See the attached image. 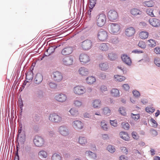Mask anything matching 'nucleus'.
Returning <instances> with one entry per match:
<instances>
[{
    "mask_svg": "<svg viewBox=\"0 0 160 160\" xmlns=\"http://www.w3.org/2000/svg\"><path fill=\"white\" fill-rule=\"evenodd\" d=\"M33 78L32 74L31 72L28 73L26 74V79L27 80H31Z\"/></svg>",
    "mask_w": 160,
    "mask_h": 160,
    "instance_id": "nucleus-44",
    "label": "nucleus"
},
{
    "mask_svg": "<svg viewBox=\"0 0 160 160\" xmlns=\"http://www.w3.org/2000/svg\"><path fill=\"white\" fill-rule=\"evenodd\" d=\"M72 126L76 129H81L83 128V123L79 120H75L72 123Z\"/></svg>",
    "mask_w": 160,
    "mask_h": 160,
    "instance_id": "nucleus-11",
    "label": "nucleus"
},
{
    "mask_svg": "<svg viewBox=\"0 0 160 160\" xmlns=\"http://www.w3.org/2000/svg\"><path fill=\"white\" fill-rule=\"evenodd\" d=\"M102 138L104 139H107L108 138V136L107 134H103L102 136Z\"/></svg>",
    "mask_w": 160,
    "mask_h": 160,
    "instance_id": "nucleus-64",
    "label": "nucleus"
},
{
    "mask_svg": "<svg viewBox=\"0 0 160 160\" xmlns=\"http://www.w3.org/2000/svg\"><path fill=\"white\" fill-rule=\"evenodd\" d=\"M120 136L125 141H128L129 140L130 137L128 134L126 132H121L120 133Z\"/></svg>",
    "mask_w": 160,
    "mask_h": 160,
    "instance_id": "nucleus-25",
    "label": "nucleus"
},
{
    "mask_svg": "<svg viewBox=\"0 0 160 160\" xmlns=\"http://www.w3.org/2000/svg\"><path fill=\"white\" fill-rule=\"evenodd\" d=\"M151 25L154 27H158L160 26V21L156 18H151L149 20Z\"/></svg>",
    "mask_w": 160,
    "mask_h": 160,
    "instance_id": "nucleus-14",
    "label": "nucleus"
},
{
    "mask_svg": "<svg viewBox=\"0 0 160 160\" xmlns=\"http://www.w3.org/2000/svg\"><path fill=\"white\" fill-rule=\"evenodd\" d=\"M110 122L112 126L114 127H116L117 126L118 124L117 121L116 120H110Z\"/></svg>",
    "mask_w": 160,
    "mask_h": 160,
    "instance_id": "nucleus-57",
    "label": "nucleus"
},
{
    "mask_svg": "<svg viewBox=\"0 0 160 160\" xmlns=\"http://www.w3.org/2000/svg\"><path fill=\"white\" fill-rule=\"evenodd\" d=\"M132 52L134 53H143V52L142 51L139 50H135L132 51Z\"/></svg>",
    "mask_w": 160,
    "mask_h": 160,
    "instance_id": "nucleus-62",
    "label": "nucleus"
},
{
    "mask_svg": "<svg viewBox=\"0 0 160 160\" xmlns=\"http://www.w3.org/2000/svg\"><path fill=\"white\" fill-rule=\"evenodd\" d=\"M92 45V42L90 40L87 39L82 42L81 44V46L82 49L84 50H88L90 49Z\"/></svg>",
    "mask_w": 160,
    "mask_h": 160,
    "instance_id": "nucleus-6",
    "label": "nucleus"
},
{
    "mask_svg": "<svg viewBox=\"0 0 160 160\" xmlns=\"http://www.w3.org/2000/svg\"><path fill=\"white\" fill-rule=\"evenodd\" d=\"M25 133H23L22 134L19 135V137L18 136V141L21 144H23L25 141Z\"/></svg>",
    "mask_w": 160,
    "mask_h": 160,
    "instance_id": "nucleus-27",
    "label": "nucleus"
},
{
    "mask_svg": "<svg viewBox=\"0 0 160 160\" xmlns=\"http://www.w3.org/2000/svg\"><path fill=\"white\" fill-rule=\"evenodd\" d=\"M52 160H62L61 156L56 153L53 154L52 157Z\"/></svg>",
    "mask_w": 160,
    "mask_h": 160,
    "instance_id": "nucleus-35",
    "label": "nucleus"
},
{
    "mask_svg": "<svg viewBox=\"0 0 160 160\" xmlns=\"http://www.w3.org/2000/svg\"><path fill=\"white\" fill-rule=\"evenodd\" d=\"M122 127L125 129H128L129 128V125L126 122H124L122 123Z\"/></svg>",
    "mask_w": 160,
    "mask_h": 160,
    "instance_id": "nucleus-41",
    "label": "nucleus"
},
{
    "mask_svg": "<svg viewBox=\"0 0 160 160\" xmlns=\"http://www.w3.org/2000/svg\"><path fill=\"white\" fill-rule=\"evenodd\" d=\"M78 72L80 75L84 76H87L89 73L88 69L84 67H81L79 69Z\"/></svg>",
    "mask_w": 160,
    "mask_h": 160,
    "instance_id": "nucleus-17",
    "label": "nucleus"
},
{
    "mask_svg": "<svg viewBox=\"0 0 160 160\" xmlns=\"http://www.w3.org/2000/svg\"><path fill=\"white\" fill-rule=\"evenodd\" d=\"M56 100L60 102H63L67 99V96L64 94H60L57 95L55 97Z\"/></svg>",
    "mask_w": 160,
    "mask_h": 160,
    "instance_id": "nucleus-15",
    "label": "nucleus"
},
{
    "mask_svg": "<svg viewBox=\"0 0 160 160\" xmlns=\"http://www.w3.org/2000/svg\"><path fill=\"white\" fill-rule=\"evenodd\" d=\"M108 37V33L105 30H102L98 32L97 38L99 40L101 41H105L107 40Z\"/></svg>",
    "mask_w": 160,
    "mask_h": 160,
    "instance_id": "nucleus-4",
    "label": "nucleus"
},
{
    "mask_svg": "<svg viewBox=\"0 0 160 160\" xmlns=\"http://www.w3.org/2000/svg\"><path fill=\"white\" fill-rule=\"evenodd\" d=\"M150 121L153 123L154 124V126H157V124L156 121L153 118H151L150 119Z\"/></svg>",
    "mask_w": 160,
    "mask_h": 160,
    "instance_id": "nucleus-63",
    "label": "nucleus"
},
{
    "mask_svg": "<svg viewBox=\"0 0 160 160\" xmlns=\"http://www.w3.org/2000/svg\"><path fill=\"white\" fill-rule=\"evenodd\" d=\"M133 95L135 97H139L140 96V93L139 92L137 91H133L132 92Z\"/></svg>",
    "mask_w": 160,
    "mask_h": 160,
    "instance_id": "nucleus-56",
    "label": "nucleus"
},
{
    "mask_svg": "<svg viewBox=\"0 0 160 160\" xmlns=\"http://www.w3.org/2000/svg\"><path fill=\"white\" fill-rule=\"evenodd\" d=\"M154 52L156 54H160V48L158 47H156L154 50Z\"/></svg>",
    "mask_w": 160,
    "mask_h": 160,
    "instance_id": "nucleus-58",
    "label": "nucleus"
},
{
    "mask_svg": "<svg viewBox=\"0 0 160 160\" xmlns=\"http://www.w3.org/2000/svg\"><path fill=\"white\" fill-rule=\"evenodd\" d=\"M100 91L102 92H103L107 91V88L106 86L105 85H102L100 88Z\"/></svg>",
    "mask_w": 160,
    "mask_h": 160,
    "instance_id": "nucleus-54",
    "label": "nucleus"
},
{
    "mask_svg": "<svg viewBox=\"0 0 160 160\" xmlns=\"http://www.w3.org/2000/svg\"><path fill=\"white\" fill-rule=\"evenodd\" d=\"M58 132L62 135L67 136L69 134V130L67 126H62L58 128Z\"/></svg>",
    "mask_w": 160,
    "mask_h": 160,
    "instance_id": "nucleus-12",
    "label": "nucleus"
},
{
    "mask_svg": "<svg viewBox=\"0 0 160 160\" xmlns=\"http://www.w3.org/2000/svg\"><path fill=\"white\" fill-rule=\"evenodd\" d=\"M71 114L73 116H77L78 114V111L74 108H71L69 111Z\"/></svg>",
    "mask_w": 160,
    "mask_h": 160,
    "instance_id": "nucleus-36",
    "label": "nucleus"
},
{
    "mask_svg": "<svg viewBox=\"0 0 160 160\" xmlns=\"http://www.w3.org/2000/svg\"><path fill=\"white\" fill-rule=\"evenodd\" d=\"M109 59L111 60H114L117 58L116 55L114 53H110L108 55Z\"/></svg>",
    "mask_w": 160,
    "mask_h": 160,
    "instance_id": "nucleus-43",
    "label": "nucleus"
},
{
    "mask_svg": "<svg viewBox=\"0 0 160 160\" xmlns=\"http://www.w3.org/2000/svg\"><path fill=\"white\" fill-rule=\"evenodd\" d=\"M78 142L81 145H84L87 143V139L85 137H80L78 139Z\"/></svg>",
    "mask_w": 160,
    "mask_h": 160,
    "instance_id": "nucleus-29",
    "label": "nucleus"
},
{
    "mask_svg": "<svg viewBox=\"0 0 160 160\" xmlns=\"http://www.w3.org/2000/svg\"><path fill=\"white\" fill-rule=\"evenodd\" d=\"M121 58L122 61L126 64L130 65L132 63L131 58L128 55L125 54H123L121 57Z\"/></svg>",
    "mask_w": 160,
    "mask_h": 160,
    "instance_id": "nucleus-18",
    "label": "nucleus"
},
{
    "mask_svg": "<svg viewBox=\"0 0 160 160\" xmlns=\"http://www.w3.org/2000/svg\"><path fill=\"white\" fill-rule=\"evenodd\" d=\"M155 64L158 66L160 67V58H156L154 61Z\"/></svg>",
    "mask_w": 160,
    "mask_h": 160,
    "instance_id": "nucleus-50",
    "label": "nucleus"
},
{
    "mask_svg": "<svg viewBox=\"0 0 160 160\" xmlns=\"http://www.w3.org/2000/svg\"><path fill=\"white\" fill-rule=\"evenodd\" d=\"M96 0H89L90 4V8H93L96 4Z\"/></svg>",
    "mask_w": 160,
    "mask_h": 160,
    "instance_id": "nucleus-48",
    "label": "nucleus"
},
{
    "mask_svg": "<svg viewBox=\"0 0 160 160\" xmlns=\"http://www.w3.org/2000/svg\"><path fill=\"white\" fill-rule=\"evenodd\" d=\"M73 51L72 47H66L64 48L61 51V53L64 55H67L71 54Z\"/></svg>",
    "mask_w": 160,
    "mask_h": 160,
    "instance_id": "nucleus-16",
    "label": "nucleus"
},
{
    "mask_svg": "<svg viewBox=\"0 0 160 160\" xmlns=\"http://www.w3.org/2000/svg\"><path fill=\"white\" fill-rule=\"evenodd\" d=\"M135 32V29L133 27H130L126 28L125 31V34L128 37H131L134 36Z\"/></svg>",
    "mask_w": 160,
    "mask_h": 160,
    "instance_id": "nucleus-10",
    "label": "nucleus"
},
{
    "mask_svg": "<svg viewBox=\"0 0 160 160\" xmlns=\"http://www.w3.org/2000/svg\"><path fill=\"white\" fill-rule=\"evenodd\" d=\"M79 60L81 62L84 64H86L89 62L90 61V58L87 54L82 53L79 56Z\"/></svg>",
    "mask_w": 160,
    "mask_h": 160,
    "instance_id": "nucleus-13",
    "label": "nucleus"
},
{
    "mask_svg": "<svg viewBox=\"0 0 160 160\" xmlns=\"http://www.w3.org/2000/svg\"><path fill=\"white\" fill-rule=\"evenodd\" d=\"M138 46L144 49L146 48V45L145 42L142 41H140L138 43Z\"/></svg>",
    "mask_w": 160,
    "mask_h": 160,
    "instance_id": "nucleus-45",
    "label": "nucleus"
},
{
    "mask_svg": "<svg viewBox=\"0 0 160 160\" xmlns=\"http://www.w3.org/2000/svg\"><path fill=\"white\" fill-rule=\"evenodd\" d=\"M121 150L122 153L126 154H127L128 153V150L125 147H121Z\"/></svg>",
    "mask_w": 160,
    "mask_h": 160,
    "instance_id": "nucleus-52",
    "label": "nucleus"
},
{
    "mask_svg": "<svg viewBox=\"0 0 160 160\" xmlns=\"http://www.w3.org/2000/svg\"><path fill=\"white\" fill-rule=\"evenodd\" d=\"M101 126L102 128L104 130H107L108 129L107 125L105 123L104 121H103L101 122Z\"/></svg>",
    "mask_w": 160,
    "mask_h": 160,
    "instance_id": "nucleus-46",
    "label": "nucleus"
},
{
    "mask_svg": "<svg viewBox=\"0 0 160 160\" xmlns=\"http://www.w3.org/2000/svg\"><path fill=\"white\" fill-rule=\"evenodd\" d=\"M121 28L120 24L117 23H111L109 26V30L110 32L113 34H117L119 33Z\"/></svg>",
    "mask_w": 160,
    "mask_h": 160,
    "instance_id": "nucleus-1",
    "label": "nucleus"
},
{
    "mask_svg": "<svg viewBox=\"0 0 160 160\" xmlns=\"http://www.w3.org/2000/svg\"><path fill=\"white\" fill-rule=\"evenodd\" d=\"M86 81L88 84H91L95 82L96 79L94 77L91 76L87 77Z\"/></svg>",
    "mask_w": 160,
    "mask_h": 160,
    "instance_id": "nucleus-30",
    "label": "nucleus"
},
{
    "mask_svg": "<svg viewBox=\"0 0 160 160\" xmlns=\"http://www.w3.org/2000/svg\"><path fill=\"white\" fill-rule=\"evenodd\" d=\"M22 130V127H20L19 128L18 131V137H19V135L22 134H23V133H24V132H22V133H21Z\"/></svg>",
    "mask_w": 160,
    "mask_h": 160,
    "instance_id": "nucleus-60",
    "label": "nucleus"
},
{
    "mask_svg": "<svg viewBox=\"0 0 160 160\" xmlns=\"http://www.w3.org/2000/svg\"><path fill=\"white\" fill-rule=\"evenodd\" d=\"M85 154L90 160H95L97 158L96 154L90 151H86Z\"/></svg>",
    "mask_w": 160,
    "mask_h": 160,
    "instance_id": "nucleus-19",
    "label": "nucleus"
},
{
    "mask_svg": "<svg viewBox=\"0 0 160 160\" xmlns=\"http://www.w3.org/2000/svg\"><path fill=\"white\" fill-rule=\"evenodd\" d=\"M153 9L152 8H148L146 10L147 14L150 16L153 17H154V15L153 13Z\"/></svg>",
    "mask_w": 160,
    "mask_h": 160,
    "instance_id": "nucleus-40",
    "label": "nucleus"
},
{
    "mask_svg": "<svg viewBox=\"0 0 160 160\" xmlns=\"http://www.w3.org/2000/svg\"><path fill=\"white\" fill-rule=\"evenodd\" d=\"M106 20V15L102 13L98 16L96 19V23L99 27H102L105 23Z\"/></svg>",
    "mask_w": 160,
    "mask_h": 160,
    "instance_id": "nucleus-3",
    "label": "nucleus"
},
{
    "mask_svg": "<svg viewBox=\"0 0 160 160\" xmlns=\"http://www.w3.org/2000/svg\"><path fill=\"white\" fill-rule=\"evenodd\" d=\"M53 80L56 82H60L63 79V76L62 73L59 71L54 72L52 74Z\"/></svg>",
    "mask_w": 160,
    "mask_h": 160,
    "instance_id": "nucleus-8",
    "label": "nucleus"
},
{
    "mask_svg": "<svg viewBox=\"0 0 160 160\" xmlns=\"http://www.w3.org/2000/svg\"><path fill=\"white\" fill-rule=\"evenodd\" d=\"M99 78L102 79H103L106 78V75L104 73H101L99 75Z\"/></svg>",
    "mask_w": 160,
    "mask_h": 160,
    "instance_id": "nucleus-59",
    "label": "nucleus"
},
{
    "mask_svg": "<svg viewBox=\"0 0 160 160\" xmlns=\"http://www.w3.org/2000/svg\"><path fill=\"white\" fill-rule=\"evenodd\" d=\"M143 5L145 7H151L154 5V2L152 0H150L149 1L143 2Z\"/></svg>",
    "mask_w": 160,
    "mask_h": 160,
    "instance_id": "nucleus-31",
    "label": "nucleus"
},
{
    "mask_svg": "<svg viewBox=\"0 0 160 160\" xmlns=\"http://www.w3.org/2000/svg\"><path fill=\"white\" fill-rule=\"evenodd\" d=\"M114 79L116 82H122L125 80L126 78L122 76L116 75L114 76Z\"/></svg>",
    "mask_w": 160,
    "mask_h": 160,
    "instance_id": "nucleus-28",
    "label": "nucleus"
},
{
    "mask_svg": "<svg viewBox=\"0 0 160 160\" xmlns=\"http://www.w3.org/2000/svg\"><path fill=\"white\" fill-rule=\"evenodd\" d=\"M101 105V102L99 99H95L92 102V106L95 108H100Z\"/></svg>",
    "mask_w": 160,
    "mask_h": 160,
    "instance_id": "nucleus-21",
    "label": "nucleus"
},
{
    "mask_svg": "<svg viewBox=\"0 0 160 160\" xmlns=\"http://www.w3.org/2000/svg\"><path fill=\"white\" fill-rule=\"evenodd\" d=\"M39 155L42 158H46L47 156V152L44 151H41L39 153Z\"/></svg>",
    "mask_w": 160,
    "mask_h": 160,
    "instance_id": "nucleus-39",
    "label": "nucleus"
},
{
    "mask_svg": "<svg viewBox=\"0 0 160 160\" xmlns=\"http://www.w3.org/2000/svg\"><path fill=\"white\" fill-rule=\"evenodd\" d=\"M141 11L137 8H133L131 10V14L134 16L140 15L141 13Z\"/></svg>",
    "mask_w": 160,
    "mask_h": 160,
    "instance_id": "nucleus-32",
    "label": "nucleus"
},
{
    "mask_svg": "<svg viewBox=\"0 0 160 160\" xmlns=\"http://www.w3.org/2000/svg\"><path fill=\"white\" fill-rule=\"evenodd\" d=\"M148 45L151 47H153L156 45V42L155 40L150 39L148 40Z\"/></svg>",
    "mask_w": 160,
    "mask_h": 160,
    "instance_id": "nucleus-37",
    "label": "nucleus"
},
{
    "mask_svg": "<svg viewBox=\"0 0 160 160\" xmlns=\"http://www.w3.org/2000/svg\"><path fill=\"white\" fill-rule=\"evenodd\" d=\"M123 89L125 91H128L130 88L129 85L128 84H124L122 86Z\"/></svg>",
    "mask_w": 160,
    "mask_h": 160,
    "instance_id": "nucleus-53",
    "label": "nucleus"
},
{
    "mask_svg": "<svg viewBox=\"0 0 160 160\" xmlns=\"http://www.w3.org/2000/svg\"><path fill=\"white\" fill-rule=\"evenodd\" d=\"M33 142L36 146L41 147L44 144V141L43 139L39 136H36L33 140Z\"/></svg>",
    "mask_w": 160,
    "mask_h": 160,
    "instance_id": "nucleus-9",
    "label": "nucleus"
},
{
    "mask_svg": "<svg viewBox=\"0 0 160 160\" xmlns=\"http://www.w3.org/2000/svg\"><path fill=\"white\" fill-rule=\"evenodd\" d=\"M73 92L76 94L78 95L84 94L86 92V90L84 87L78 85L74 87L73 90Z\"/></svg>",
    "mask_w": 160,
    "mask_h": 160,
    "instance_id": "nucleus-5",
    "label": "nucleus"
},
{
    "mask_svg": "<svg viewBox=\"0 0 160 160\" xmlns=\"http://www.w3.org/2000/svg\"><path fill=\"white\" fill-rule=\"evenodd\" d=\"M103 113L107 116H109L111 114V110L108 107H105L102 109Z\"/></svg>",
    "mask_w": 160,
    "mask_h": 160,
    "instance_id": "nucleus-34",
    "label": "nucleus"
},
{
    "mask_svg": "<svg viewBox=\"0 0 160 160\" xmlns=\"http://www.w3.org/2000/svg\"><path fill=\"white\" fill-rule=\"evenodd\" d=\"M99 67L102 70L105 71L108 69L109 65L107 62H102L100 64Z\"/></svg>",
    "mask_w": 160,
    "mask_h": 160,
    "instance_id": "nucleus-24",
    "label": "nucleus"
},
{
    "mask_svg": "<svg viewBox=\"0 0 160 160\" xmlns=\"http://www.w3.org/2000/svg\"><path fill=\"white\" fill-rule=\"evenodd\" d=\"M149 36L148 32L146 31H141L139 33V37L142 39L147 38Z\"/></svg>",
    "mask_w": 160,
    "mask_h": 160,
    "instance_id": "nucleus-22",
    "label": "nucleus"
},
{
    "mask_svg": "<svg viewBox=\"0 0 160 160\" xmlns=\"http://www.w3.org/2000/svg\"><path fill=\"white\" fill-rule=\"evenodd\" d=\"M119 111L122 115L125 116L126 115L125 110L123 107L120 108L119 109Z\"/></svg>",
    "mask_w": 160,
    "mask_h": 160,
    "instance_id": "nucleus-47",
    "label": "nucleus"
},
{
    "mask_svg": "<svg viewBox=\"0 0 160 160\" xmlns=\"http://www.w3.org/2000/svg\"><path fill=\"white\" fill-rule=\"evenodd\" d=\"M74 104L76 107H80L82 105V102L78 100H75L74 102Z\"/></svg>",
    "mask_w": 160,
    "mask_h": 160,
    "instance_id": "nucleus-49",
    "label": "nucleus"
},
{
    "mask_svg": "<svg viewBox=\"0 0 160 160\" xmlns=\"http://www.w3.org/2000/svg\"><path fill=\"white\" fill-rule=\"evenodd\" d=\"M132 118L135 120H137L139 118L140 116L139 114H134L132 113L131 114Z\"/></svg>",
    "mask_w": 160,
    "mask_h": 160,
    "instance_id": "nucleus-51",
    "label": "nucleus"
},
{
    "mask_svg": "<svg viewBox=\"0 0 160 160\" xmlns=\"http://www.w3.org/2000/svg\"><path fill=\"white\" fill-rule=\"evenodd\" d=\"M62 61L64 64L69 66L72 64L73 60L72 58L68 57L64 58L63 59Z\"/></svg>",
    "mask_w": 160,
    "mask_h": 160,
    "instance_id": "nucleus-20",
    "label": "nucleus"
},
{
    "mask_svg": "<svg viewBox=\"0 0 160 160\" xmlns=\"http://www.w3.org/2000/svg\"><path fill=\"white\" fill-rule=\"evenodd\" d=\"M108 17L111 21L116 20L118 17V15L116 11L114 10H110L108 13Z\"/></svg>",
    "mask_w": 160,
    "mask_h": 160,
    "instance_id": "nucleus-7",
    "label": "nucleus"
},
{
    "mask_svg": "<svg viewBox=\"0 0 160 160\" xmlns=\"http://www.w3.org/2000/svg\"><path fill=\"white\" fill-rule=\"evenodd\" d=\"M146 111L149 113H152L155 111V109L152 107H148L145 108Z\"/></svg>",
    "mask_w": 160,
    "mask_h": 160,
    "instance_id": "nucleus-42",
    "label": "nucleus"
},
{
    "mask_svg": "<svg viewBox=\"0 0 160 160\" xmlns=\"http://www.w3.org/2000/svg\"><path fill=\"white\" fill-rule=\"evenodd\" d=\"M42 76L41 74H37L35 78V83L37 84H39L42 81Z\"/></svg>",
    "mask_w": 160,
    "mask_h": 160,
    "instance_id": "nucleus-26",
    "label": "nucleus"
},
{
    "mask_svg": "<svg viewBox=\"0 0 160 160\" xmlns=\"http://www.w3.org/2000/svg\"><path fill=\"white\" fill-rule=\"evenodd\" d=\"M120 160H128L127 157L124 155H122L120 157Z\"/></svg>",
    "mask_w": 160,
    "mask_h": 160,
    "instance_id": "nucleus-61",
    "label": "nucleus"
},
{
    "mask_svg": "<svg viewBox=\"0 0 160 160\" xmlns=\"http://www.w3.org/2000/svg\"><path fill=\"white\" fill-rule=\"evenodd\" d=\"M112 96L113 97H118L119 96V91L117 89H113L111 91Z\"/></svg>",
    "mask_w": 160,
    "mask_h": 160,
    "instance_id": "nucleus-33",
    "label": "nucleus"
},
{
    "mask_svg": "<svg viewBox=\"0 0 160 160\" xmlns=\"http://www.w3.org/2000/svg\"><path fill=\"white\" fill-rule=\"evenodd\" d=\"M132 135L133 138L134 139H138L139 138V136L136 132H132Z\"/></svg>",
    "mask_w": 160,
    "mask_h": 160,
    "instance_id": "nucleus-55",
    "label": "nucleus"
},
{
    "mask_svg": "<svg viewBox=\"0 0 160 160\" xmlns=\"http://www.w3.org/2000/svg\"><path fill=\"white\" fill-rule=\"evenodd\" d=\"M110 47L108 43H102L99 46V49L102 51H107Z\"/></svg>",
    "mask_w": 160,
    "mask_h": 160,
    "instance_id": "nucleus-23",
    "label": "nucleus"
},
{
    "mask_svg": "<svg viewBox=\"0 0 160 160\" xmlns=\"http://www.w3.org/2000/svg\"><path fill=\"white\" fill-rule=\"evenodd\" d=\"M107 150L111 153H114L116 149L114 147L111 145H109L107 147Z\"/></svg>",
    "mask_w": 160,
    "mask_h": 160,
    "instance_id": "nucleus-38",
    "label": "nucleus"
},
{
    "mask_svg": "<svg viewBox=\"0 0 160 160\" xmlns=\"http://www.w3.org/2000/svg\"><path fill=\"white\" fill-rule=\"evenodd\" d=\"M49 120L53 122L58 123L62 120V117L59 115L57 113H53L49 115Z\"/></svg>",
    "mask_w": 160,
    "mask_h": 160,
    "instance_id": "nucleus-2",
    "label": "nucleus"
}]
</instances>
